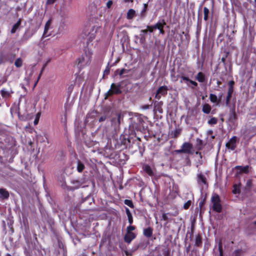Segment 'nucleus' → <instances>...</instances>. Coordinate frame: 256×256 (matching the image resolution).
Here are the masks:
<instances>
[{
    "label": "nucleus",
    "instance_id": "obj_1",
    "mask_svg": "<svg viewBox=\"0 0 256 256\" xmlns=\"http://www.w3.org/2000/svg\"><path fill=\"white\" fill-rule=\"evenodd\" d=\"M78 66L80 68H82L86 66H88L92 60V54L90 52H86L85 53L82 54L80 58H78Z\"/></svg>",
    "mask_w": 256,
    "mask_h": 256
},
{
    "label": "nucleus",
    "instance_id": "obj_2",
    "mask_svg": "<svg viewBox=\"0 0 256 256\" xmlns=\"http://www.w3.org/2000/svg\"><path fill=\"white\" fill-rule=\"evenodd\" d=\"M122 84L120 82L118 84L112 83L110 88L105 94V99L114 94H120L122 93L121 90Z\"/></svg>",
    "mask_w": 256,
    "mask_h": 256
},
{
    "label": "nucleus",
    "instance_id": "obj_3",
    "mask_svg": "<svg viewBox=\"0 0 256 256\" xmlns=\"http://www.w3.org/2000/svg\"><path fill=\"white\" fill-rule=\"evenodd\" d=\"M16 58V54L11 52H2L0 54V64L9 62L12 64Z\"/></svg>",
    "mask_w": 256,
    "mask_h": 256
},
{
    "label": "nucleus",
    "instance_id": "obj_4",
    "mask_svg": "<svg viewBox=\"0 0 256 256\" xmlns=\"http://www.w3.org/2000/svg\"><path fill=\"white\" fill-rule=\"evenodd\" d=\"M211 201L213 204L212 210L217 212H220L222 210V206L220 196L218 194H214L212 196Z\"/></svg>",
    "mask_w": 256,
    "mask_h": 256
},
{
    "label": "nucleus",
    "instance_id": "obj_5",
    "mask_svg": "<svg viewBox=\"0 0 256 256\" xmlns=\"http://www.w3.org/2000/svg\"><path fill=\"white\" fill-rule=\"evenodd\" d=\"M144 122V120L141 115H136L131 118V126L133 128L136 130H138Z\"/></svg>",
    "mask_w": 256,
    "mask_h": 256
},
{
    "label": "nucleus",
    "instance_id": "obj_6",
    "mask_svg": "<svg viewBox=\"0 0 256 256\" xmlns=\"http://www.w3.org/2000/svg\"><path fill=\"white\" fill-rule=\"evenodd\" d=\"M192 144L188 142H185L183 143L181 146V149L176 150H174L176 154H191L192 150Z\"/></svg>",
    "mask_w": 256,
    "mask_h": 256
},
{
    "label": "nucleus",
    "instance_id": "obj_7",
    "mask_svg": "<svg viewBox=\"0 0 256 256\" xmlns=\"http://www.w3.org/2000/svg\"><path fill=\"white\" fill-rule=\"evenodd\" d=\"M168 88L166 86H160L156 90L155 95V98L159 100L162 96H164L168 94Z\"/></svg>",
    "mask_w": 256,
    "mask_h": 256
},
{
    "label": "nucleus",
    "instance_id": "obj_8",
    "mask_svg": "<svg viewBox=\"0 0 256 256\" xmlns=\"http://www.w3.org/2000/svg\"><path fill=\"white\" fill-rule=\"evenodd\" d=\"M238 142V138L236 136H233L228 142L226 143V148L231 150H234L236 146L237 143Z\"/></svg>",
    "mask_w": 256,
    "mask_h": 256
},
{
    "label": "nucleus",
    "instance_id": "obj_9",
    "mask_svg": "<svg viewBox=\"0 0 256 256\" xmlns=\"http://www.w3.org/2000/svg\"><path fill=\"white\" fill-rule=\"evenodd\" d=\"M14 93L12 90H8L5 88H2L0 91V94L2 97L4 99L5 102H8L12 97V94Z\"/></svg>",
    "mask_w": 256,
    "mask_h": 256
},
{
    "label": "nucleus",
    "instance_id": "obj_10",
    "mask_svg": "<svg viewBox=\"0 0 256 256\" xmlns=\"http://www.w3.org/2000/svg\"><path fill=\"white\" fill-rule=\"evenodd\" d=\"M120 140L121 145H123L126 148L130 145V140L128 136L121 135Z\"/></svg>",
    "mask_w": 256,
    "mask_h": 256
},
{
    "label": "nucleus",
    "instance_id": "obj_11",
    "mask_svg": "<svg viewBox=\"0 0 256 256\" xmlns=\"http://www.w3.org/2000/svg\"><path fill=\"white\" fill-rule=\"evenodd\" d=\"M181 78L183 80L186 81L187 82L186 84L188 86H190V84L192 85L191 88L192 89H194L196 87L198 86V83L196 82L190 80L188 76H182Z\"/></svg>",
    "mask_w": 256,
    "mask_h": 256
},
{
    "label": "nucleus",
    "instance_id": "obj_12",
    "mask_svg": "<svg viewBox=\"0 0 256 256\" xmlns=\"http://www.w3.org/2000/svg\"><path fill=\"white\" fill-rule=\"evenodd\" d=\"M154 112H158L160 114L163 112V110L162 108V106L163 104V102L162 101L158 102L154 101Z\"/></svg>",
    "mask_w": 256,
    "mask_h": 256
},
{
    "label": "nucleus",
    "instance_id": "obj_13",
    "mask_svg": "<svg viewBox=\"0 0 256 256\" xmlns=\"http://www.w3.org/2000/svg\"><path fill=\"white\" fill-rule=\"evenodd\" d=\"M197 178V182L200 186H202L204 184H208L206 178L202 174L200 173L198 174Z\"/></svg>",
    "mask_w": 256,
    "mask_h": 256
},
{
    "label": "nucleus",
    "instance_id": "obj_14",
    "mask_svg": "<svg viewBox=\"0 0 256 256\" xmlns=\"http://www.w3.org/2000/svg\"><path fill=\"white\" fill-rule=\"evenodd\" d=\"M238 119V116L236 112V108L234 106V107L231 108L229 114V120L231 122H234Z\"/></svg>",
    "mask_w": 256,
    "mask_h": 256
},
{
    "label": "nucleus",
    "instance_id": "obj_15",
    "mask_svg": "<svg viewBox=\"0 0 256 256\" xmlns=\"http://www.w3.org/2000/svg\"><path fill=\"white\" fill-rule=\"evenodd\" d=\"M136 237V234L134 232H126L124 236V240L126 242L130 244Z\"/></svg>",
    "mask_w": 256,
    "mask_h": 256
},
{
    "label": "nucleus",
    "instance_id": "obj_16",
    "mask_svg": "<svg viewBox=\"0 0 256 256\" xmlns=\"http://www.w3.org/2000/svg\"><path fill=\"white\" fill-rule=\"evenodd\" d=\"M154 229L152 228L150 226H148V228H145L143 230V234L146 238H150L153 234Z\"/></svg>",
    "mask_w": 256,
    "mask_h": 256
},
{
    "label": "nucleus",
    "instance_id": "obj_17",
    "mask_svg": "<svg viewBox=\"0 0 256 256\" xmlns=\"http://www.w3.org/2000/svg\"><path fill=\"white\" fill-rule=\"evenodd\" d=\"M10 196L9 192L5 188H0V198L2 200H7Z\"/></svg>",
    "mask_w": 256,
    "mask_h": 256
},
{
    "label": "nucleus",
    "instance_id": "obj_18",
    "mask_svg": "<svg viewBox=\"0 0 256 256\" xmlns=\"http://www.w3.org/2000/svg\"><path fill=\"white\" fill-rule=\"evenodd\" d=\"M196 80L201 83L206 82V78L205 74L201 72L198 73L196 76Z\"/></svg>",
    "mask_w": 256,
    "mask_h": 256
},
{
    "label": "nucleus",
    "instance_id": "obj_19",
    "mask_svg": "<svg viewBox=\"0 0 256 256\" xmlns=\"http://www.w3.org/2000/svg\"><path fill=\"white\" fill-rule=\"evenodd\" d=\"M130 72V70H126L125 68H122L121 70L118 69L116 70V72L119 74L120 77L124 78L128 76V74Z\"/></svg>",
    "mask_w": 256,
    "mask_h": 256
},
{
    "label": "nucleus",
    "instance_id": "obj_20",
    "mask_svg": "<svg viewBox=\"0 0 256 256\" xmlns=\"http://www.w3.org/2000/svg\"><path fill=\"white\" fill-rule=\"evenodd\" d=\"M20 108H18V119L21 121H26L29 119V114L27 112L22 113L20 112Z\"/></svg>",
    "mask_w": 256,
    "mask_h": 256
},
{
    "label": "nucleus",
    "instance_id": "obj_21",
    "mask_svg": "<svg viewBox=\"0 0 256 256\" xmlns=\"http://www.w3.org/2000/svg\"><path fill=\"white\" fill-rule=\"evenodd\" d=\"M142 169L148 176H154V172L149 165L147 164H144L142 166Z\"/></svg>",
    "mask_w": 256,
    "mask_h": 256
},
{
    "label": "nucleus",
    "instance_id": "obj_22",
    "mask_svg": "<svg viewBox=\"0 0 256 256\" xmlns=\"http://www.w3.org/2000/svg\"><path fill=\"white\" fill-rule=\"evenodd\" d=\"M202 238L200 234H198L196 236L194 246L200 247L202 246Z\"/></svg>",
    "mask_w": 256,
    "mask_h": 256
},
{
    "label": "nucleus",
    "instance_id": "obj_23",
    "mask_svg": "<svg viewBox=\"0 0 256 256\" xmlns=\"http://www.w3.org/2000/svg\"><path fill=\"white\" fill-rule=\"evenodd\" d=\"M236 169L239 170H240V172L244 174H248L249 172V166H236Z\"/></svg>",
    "mask_w": 256,
    "mask_h": 256
},
{
    "label": "nucleus",
    "instance_id": "obj_24",
    "mask_svg": "<svg viewBox=\"0 0 256 256\" xmlns=\"http://www.w3.org/2000/svg\"><path fill=\"white\" fill-rule=\"evenodd\" d=\"M166 24V22L164 20L162 19L161 20L157 22L155 24H154V28L155 30H160L162 28H164V26Z\"/></svg>",
    "mask_w": 256,
    "mask_h": 256
},
{
    "label": "nucleus",
    "instance_id": "obj_25",
    "mask_svg": "<svg viewBox=\"0 0 256 256\" xmlns=\"http://www.w3.org/2000/svg\"><path fill=\"white\" fill-rule=\"evenodd\" d=\"M212 110L211 106L208 104H204L202 106V111L206 114H209Z\"/></svg>",
    "mask_w": 256,
    "mask_h": 256
},
{
    "label": "nucleus",
    "instance_id": "obj_26",
    "mask_svg": "<svg viewBox=\"0 0 256 256\" xmlns=\"http://www.w3.org/2000/svg\"><path fill=\"white\" fill-rule=\"evenodd\" d=\"M22 22V20L20 18L18 22L13 26L10 32L12 34H14L16 30L20 26Z\"/></svg>",
    "mask_w": 256,
    "mask_h": 256
},
{
    "label": "nucleus",
    "instance_id": "obj_27",
    "mask_svg": "<svg viewBox=\"0 0 256 256\" xmlns=\"http://www.w3.org/2000/svg\"><path fill=\"white\" fill-rule=\"evenodd\" d=\"M51 22H52L51 20H49L46 22V24H45V26H44V34H43V35H42V37L43 38H46V37L48 36V35L46 34H47V32H48V30L50 28V26L51 24Z\"/></svg>",
    "mask_w": 256,
    "mask_h": 256
},
{
    "label": "nucleus",
    "instance_id": "obj_28",
    "mask_svg": "<svg viewBox=\"0 0 256 256\" xmlns=\"http://www.w3.org/2000/svg\"><path fill=\"white\" fill-rule=\"evenodd\" d=\"M241 184H234L232 192L234 194H240V192Z\"/></svg>",
    "mask_w": 256,
    "mask_h": 256
},
{
    "label": "nucleus",
    "instance_id": "obj_29",
    "mask_svg": "<svg viewBox=\"0 0 256 256\" xmlns=\"http://www.w3.org/2000/svg\"><path fill=\"white\" fill-rule=\"evenodd\" d=\"M85 168L84 164L79 160H77V167L76 169L78 172H83Z\"/></svg>",
    "mask_w": 256,
    "mask_h": 256
},
{
    "label": "nucleus",
    "instance_id": "obj_30",
    "mask_svg": "<svg viewBox=\"0 0 256 256\" xmlns=\"http://www.w3.org/2000/svg\"><path fill=\"white\" fill-rule=\"evenodd\" d=\"M126 212L128 218V221L130 224H132L133 223V217L130 210L128 208H126Z\"/></svg>",
    "mask_w": 256,
    "mask_h": 256
},
{
    "label": "nucleus",
    "instance_id": "obj_31",
    "mask_svg": "<svg viewBox=\"0 0 256 256\" xmlns=\"http://www.w3.org/2000/svg\"><path fill=\"white\" fill-rule=\"evenodd\" d=\"M135 15V10L132 8L130 9L127 12L126 18L128 20H132L134 17Z\"/></svg>",
    "mask_w": 256,
    "mask_h": 256
},
{
    "label": "nucleus",
    "instance_id": "obj_32",
    "mask_svg": "<svg viewBox=\"0 0 256 256\" xmlns=\"http://www.w3.org/2000/svg\"><path fill=\"white\" fill-rule=\"evenodd\" d=\"M210 14V12L209 9L206 7L204 8V21L206 22L208 20L209 18V15Z\"/></svg>",
    "mask_w": 256,
    "mask_h": 256
},
{
    "label": "nucleus",
    "instance_id": "obj_33",
    "mask_svg": "<svg viewBox=\"0 0 256 256\" xmlns=\"http://www.w3.org/2000/svg\"><path fill=\"white\" fill-rule=\"evenodd\" d=\"M182 130L180 128H178L174 130V131L172 132V138H176L179 136L181 133Z\"/></svg>",
    "mask_w": 256,
    "mask_h": 256
},
{
    "label": "nucleus",
    "instance_id": "obj_34",
    "mask_svg": "<svg viewBox=\"0 0 256 256\" xmlns=\"http://www.w3.org/2000/svg\"><path fill=\"white\" fill-rule=\"evenodd\" d=\"M210 100L213 103L218 104L220 102V100H218L217 96L214 94H210Z\"/></svg>",
    "mask_w": 256,
    "mask_h": 256
},
{
    "label": "nucleus",
    "instance_id": "obj_35",
    "mask_svg": "<svg viewBox=\"0 0 256 256\" xmlns=\"http://www.w3.org/2000/svg\"><path fill=\"white\" fill-rule=\"evenodd\" d=\"M71 182L74 185V189L79 188L82 184V183L78 180H72Z\"/></svg>",
    "mask_w": 256,
    "mask_h": 256
},
{
    "label": "nucleus",
    "instance_id": "obj_36",
    "mask_svg": "<svg viewBox=\"0 0 256 256\" xmlns=\"http://www.w3.org/2000/svg\"><path fill=\"white\" fill-rule=\"evenodd\" d=\"M23 64V60L20 58H18L16 59L14 62V66L18 68H20L22 66Z\"/></svg>",
    "mask_w": 256,
    "mask_h": 256
},
{
    "label": "nucleus",
    "instance_id": "obj_37",
    "mask_svg": "<svg viewBox=\"0 0 256 256\" xmlns=\"http://www.w3.org/2000/svg\"><path fill=\"white\" fill-rule=\"evenodd\" d=\"M196 148L200 150L203 148V141L200 138L196 139Z\"/></svg>",
    "mask_w": 256,
    "mask_h": 256
},
{
    "label": "nucleus",
    "instance_id": "obj_38",
    "mask_svg": "<svg viewBox=\"0 0 256 256\" xmlns=\"http://www.w3.org/2000/svg\"><path fill=\"white\" fill-rule=\"evenodd\" d=\"M204 59L202 60H198L196 62V66L198 69L202 70L204 68Z\"/></svg>",
    "mask_w": 256,
    "mask_h": 256
},
{
    "label": "nucleus",
    "instance_id": "obj_39",
    "mask_svg": "<svg viewBox=\"0 0 256 256\" xmlns=\"http://www.w3.org/2000/svg\"><path fill=\"white\" fill-rule=\"evenodd\" d=\"M218 119L215 117H212L208 122V124L214 125L218 123Z\"/></svg>",
    "mask_w": 256,
    "mask_h": 256
},
{
    "label": "nucleus",
    "instance_id": "obj_40",
    "mask_svg": "<svg viewBox=\"0 0 256 256\" xmlns=\"http://www.w3.org/2000/svg\"><path fill=\"white\" fill-rule=\"evenodd\" d=\"M148 4H144V8L140 12L141 17H144L146 16V12L148 10Z\"/></svg>",
    "mask_w": 256,
    "mask_h": 256
},
{
    "label": "nucleus",
    "instance_id": "obj_41",
    "mask_svg": "<svg viewBox=\"0 0 256 256\" xmlns=\"http://www.w3.org/2000/svg\"><path fill=\"white\" fill-rule=\"evenodd\" d=\"M124 204L126 206H128L130 208H134V205L133 202L132 200H124Z\"/></svg>",
    "mask_w": 256,
    "mask_h": 256
},
{
    "label": "nucleus",
    "instance_id": "obj_42",
    "mask_svg": "<svg viewBox=\"0 0 256 256\" xmlns=\"http://www.w3.org/2000/svg\"><path fill=\"white\" fill-rule=\"evenodd\" d=\"M218 250L220 252V256H224L222 244L221 240H220L218 244Z\"/></svg>",
    "mask_w": 256,
    "mask_h": 256
},
{
    "label": "nucleus",
    "instance_id": "obj_43",
    "mask_svg": "<svg viewBox=\"0 0 256 256\" xmlns=\"http://www.w3.org/2000/svg\"><path fill=\"white\" fill-rule=\"evenodd\" d=\"M232 96V94H228V93L227 94V96H226V106H228L229 104Z\"/></svg>",
    "mask_w": 256,
    "mask_h": 256
},
{
    "label": "nucleus",
    "instance_id": "obj_44",
    "mask_svg": "<svg viewBox=\"0 0 256 256\" xmlns=\"http://www.w3.org/2000/svg\"><path fill=\"white\" fill-rule=\"evenodd\" d=\"M135 228L136 227L130 224V226H128L126 228L127 232H132V231L134 230Z\"/></svg>",
    "mask_w": 256,
    "mask_h": 256
},
{
    "label": "nucleus",
    "instance_id": "obj_45",
    "mask_svg": "<svg viewBox=\"0 0 256 256\" xmlns=\"http://www.w3.org/2000/svg\"><path fill=\"white\" fill-rule=\"evenodd\" d=\"M147 30H148V32H153L155 28H154V25L152 26H146Z\"/></svg>",
    "mask_w": 256,
    "mask_h": 256
},
{
    "label": "nucleus",
    "instance_id": "obj_46",
    "mask_svg": "<svg viewBox=\"0 0 256 256\" xmlns=\"http://www.w3.org/2000/svg\"><path fill=\"white\" fill-rule=\"evenodd\" d=\"M242 253V250L238 249L234 250V256H241Z\"/></svg>",
    "mask_w": 256,
    "mask_h": 256
},
{
    "label": "nucleus",
    "instance_id": "obj_47",
    "mask_svg": "<svg viewBox=\"0 0 256 256\" xmlns=\"http://www.w3.org/2000/svg\"><path fill=\"white\" fill-rule=\"evenodd\" d=\"M191 204V202L190 200H188V202H186L184 205V208L185 209V210H187L188 209L190 206Z\"/></svg>",
    "mask_w": 256,
    "mask_h": 256
},
{
    "label": "nucleus",
    "instance_id": "obj_48",
    "mask_svg": "<svg viewBox=\"0 0 256 256\" xmlns=\"http://www.w3.org/2000/svg\"><path fill=\"white\" fill-rule=\"evenodd\" d=\"M140 42L141 44H144L146 42V37L144 34H140Z\"/></svg>",
    "mask_w": 256,
    "mask_h": 256
},
{
    "label": "nucleus",
    "instance_id": "obj_49",
    "mask_svg": "<svg viewBox=\"0 0 256 256\" xmlns=\"http://www.w3.org/2000/svg\"><path fill=\"white\" fill-rule=\"evenodd\" d=\"M205 202H206V198H204L200 202L198 206L200 209L202 208Z\"/></svg>",
    "mask_w": 256,
    "mask_h": 256
},
{
    "label": "nucleus",
    "instance_id": "obj_50",
    "mask_svg": "<svg viewBox=\"0 0 256 256\" xmlns=\"http://www.w3.org/2000/svg\"><path fill=\"white\" fill-rule=\"evenodd\" d=\"M168 214H169L168 213L163 214L162 215V220H165V221L168 220Z\"/></svg>",
    "mask_w": 256,
    "mask_h": 256
},
{
    "label": "nucleus",
    "instance_id": "obj_51",
    "mask_svg": "<svg viewBox=\"0 0 256 256\" xmlns=\"http://www.w3.org/2000/svg\"><path fill=\"white\" fill-rule=\"evenodd\" d=\"M163 256H170V252L168 250H164L163 251Z\"/></svg>",
    "mask_w": 256,
    "mask_h": 256
},
{
    "label": "nucleus",
    "instance_id": "obj_52",
    "mask_svg": "<svg viewBox=\"0 0 256 256\" xmlns=\"http://www.w3.org/2000/svg\"><path fill=\"white\" fill-rule=\"evenodd\" d=\"M106 119V115H103L101 116L98 120L100 122H102L104 121Z\"/></svg>",
    "mask_w": 256,
    "mask_h": 256
},
{
    "label": "nucleus",
    "instance_id": "obj_53",
    "mask_svg": "<svg viewBox=\"0 0 256 256\" xmlns=\"http://www.w3.org/2000/svg\"><path fill=\"white\" fill-rule=\"evenodd\" d=\"M56 0H46V4L47 5L52 4Z\"/></svg>",
    "mask_w": 256,
    "mask_h": 256
},
{
    "label": "nucleus",
    "instance_id": "obj_54",
    "mask_svg": "<svg viewBox=\"0 0 256 256\" xmlns=\"http://www.w3.org/2000/svg\"><path fill=\"white\" fill-rule=\"evenodd\" d=\"M112 3H113V2H112V0H108V1L106 2V6H107V8H110L112 6Z\"/></svg>",
    "mask_w": 256,
    "mask_h": 256
},
{
    "label": "nucleus",
    "instance_id": "obj_55",
    "mask_svg": "<svg viewBox=\"0 0 256 256\" xmlns=\"http://www.w3.org/2000/svg\"><path fill=\"white\" fill-rule=\"evenodd\" d=\"M234 80H230L228 82V87L230 88H234Z\"/></svg>",
    "mask_w": 256,
    "mask_h": 256
},
{
    "label": "nucleus",
    "instance_id": "obj_56",
    "mask_svg": "<svg viewBox=\"0 0 256 256\" xmlns=\"http://www.w3.org/2000/svg\"><path fill=\"white\" fill-rule=\"evenodd\" d=\"M200 29H201V26L200 24H198L197 26V31H196V34L197 36H198L200 32Z\"/></svg>",
    "mask_w": 256,
    "mask_h": 256
},
{
    "label": "nucleus",
    "instance_id": "obj_57",
    "mask_svg": "<svg viewBox=\"0 0 256 256\" xmlns=\"http://www.w3.org/2000/svg\"><path fill=\"white\" fill-rule=\"evenodd\" d=\"M110 68L107 66L106 68V70L104 71V74H105L108 75V74H110Z\"/></svg>",
    "mask_w": 256,
    "mask_h": 256
},
{
    "label": "nucleus",
    "instance_id": "obj_58",
    "mask_svg": "<svg viewBox=\"0 0 256 256\" xmlns=\"http://www.w3.org/2000/svg\"><path fill=\"white\" fill-rule=\"evenodd\" d=\"M234 88H230V87H228V93L230 94H232L234 92Z\"/></svg>",
    "mask_w": 256,
    "mask_h": 256
},
{
    "label": "nucleus",
    "instance_id": "obj_59",
    "mask_svg": "<svg viewBox=\"0 0 256 256\" xmlns=\"http://www.w3.org/2000/svg\"><path fill=\"white\" fill-rule=\"evenodd\" d=\"M227 57V55L225 56H223L221 58V61L222 62H223L224 64H226V60Z\"/></svg>",
    "mask_w": 256,
    "mask_h": 256
},
{
    "label": "nucleus",
    "instance_id": "obj_60",
    "mask_svg": "<svg viewBox=\"0 0 256 256\" xmlns=\"http://www.w3.org/2000/svg\"><path fill=\"white\" fill-rule=\"evenodd\" d=\"M73 88L71 86H69L68 88V92L69 94H70L72 91Z\"/></svg>",
    "mask_w": 256,
    "mask_h": 256
},
{
    "label": "nucleus",
    "instance_id": "obj_61",
    "mask_svg": "<svg viewBox=\"0 0 256 256\" xmlns=\"http://www.w3.org/2000/svg\"><path fill=\"white\" fill-rule=\"evenodd\" d=\"M164 28H162L159 30L160 34H165V32L164 30Z\"/></svg>",
    "mask_w": 256,
    "mask_h": 256
},
{
    "label": "nucleus",
    "instance_id": "obj_62",
    "mask_svg": "<svg viewBox=\"0 0 256 256\" xmlns=\"http://www.w3.org/2000/svg\"><path fill=\"white\" fill-rule=\"evenodd\" d=\"M140 32L143 33L144 34H146L148 32V30L146 29L142 30L140 31Z\"/></svg>",
    "mask_w": 256,
    "mask_h": 256
},
{
    "label": "nucleus",
    "instance_id": "obj_63",
    "mask_svg": "<svg viewBox=\"0 0 256 256\" xmlns=\"http://www.w3.org/2000/svg\"><path fill=\"white\" fill-rule=\"evenodd\" d=\"M252 185V183L251 182L250 180H248V182H246V186L248 187H250Z\"/></svg>",
    "mask_w": 256,
    "mask_h": 256
},
{
    "label": "nucleus",
    "instance_id": "obj_64",
    "mask_svg": "<svg viewBox=\"0 0 256 256\" xmlns=\"http://www.w3.org/2000/svg\"><path fill=\"white\" fill-rule=\"evenodd\" d=\"M38 122V118H36V119L34 120V124H37Z\"/></svg>",
    "mask_w": 256,
    "mask_h": 256
}]
</instances>
